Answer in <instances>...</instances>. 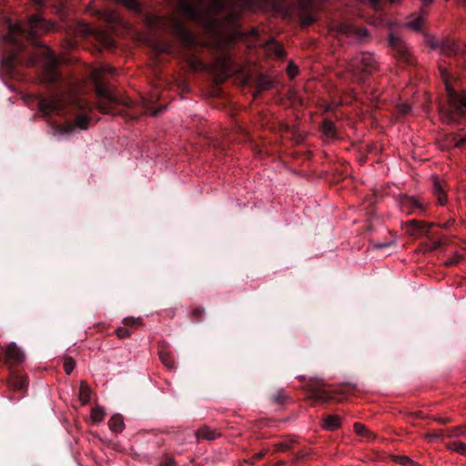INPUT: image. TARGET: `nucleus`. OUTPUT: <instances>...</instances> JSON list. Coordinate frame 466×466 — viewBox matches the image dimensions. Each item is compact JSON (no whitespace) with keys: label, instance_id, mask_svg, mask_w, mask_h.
Here are the masks:
<instances>
[{"label":"nucleus","instance_id":"1","mask_svg":"<svg viewBox=\"0 0 466 466\" xmlns=\"http://www.w3.org/2000/svg\"><path fill=\"white\" fill-rule=\"evenodd\" d=\"M51 29V25L48 24L41 15H35L30 17L26 26L21 23L10 24L8 25V34L5 39L12 46V56L7 57L6 60L14 66L18 60V54L23 48L22 39H27L35 46H40L37 53L30 56L26 60V64L30 66L35 65L38 61L44 63L45 77L49 82L56 81L60 75L56 69L58 65L57 57L46 46H42L40 42L35 39V36L43 32H47Z\"/></svg>","mask_w":466,"mask_h":466},{"label":"nucleus","instance_id":"2","mask_svg":"<svg viewBox=\"0 0 466 466\" xmlns=\"http://www.w3.org/2000/svg\"><path fill=\"white\" fill-rule=\"evenodd\" d=\"M263 0H179L178 10L187 17L204 23H213L221 15L228 25L248 11L258 9Z\"/></svg>","mask_w":466,"mask_h":466},{"label":"nucleus","instance_id":"3","mask_svg":"<svg viewBox=\"0 0 466 466\" xmlns=\"http://www.w3.org/2000/svg\"><path fill=\"white\" fill-rule=\"evenodd\" d=\"M67 107L73 111H78L80 114L76 117L75 126L72 124H66L52 127V135L57 138H63L70 136L76 127L79 129H86L89 118L86 113L92 109V106L84 98L71 94H59L42 98L39 101V108L45 115L60 113Z\"/></svg>","mask_w":466,"mask_h":466},{"label":"nucleus","instance_id":"4","mask_svg":"<svg viewBox=\"0 0 466 466\" xmlns=\"http://www.w3.org/2000/svg\"><path fill=\"white\" fill-rule=\"evenodd\" d=\"M440 74L445 84L448 94V105L440 107V116L447 124L458 121V118L466 115V92H459L455 83L451 79L450 73L442 66H440Z\"/></svg>","mask_w":466,"mask_h":466},{"label":"nucleus","instance_id":"5","mask_svg":"<svg viewBox=\"0 0 466 466\" xmlns=\"http://www.w3.org/2000/svg\"><path fill=\"white\" fill-rule=\"evenodd\" d=\"M150 24L157 28L172 32L186 46L195 44L193 35L187 30L183 21L175 15L153 17Z\"/></svg>","mask_w":466,"mask_h":466},{"label":"nucleus","instance_id":"6","mask_svg":"<svg viewBox=\"0 0 466 466\" xmlns=\"http://www.w3.org/2000/svg\"><path fill=\"white\" fill-rule=\"evenodd\" d=\"M114 68L110 66H103L92 70L91 76L95 83L96 93L100 99L98 106L101 111H106L105 103L115 100L113 95L109 92L106 86L100 82V78L104 74L113 73Z\"/></svg>","mask_w":466,"mask_h":466},{"label":"nucleus","instance_id":"7","mask_svg":"<svg viewBox=\"0 0 466 466\" xmlns=\"http://www.w3.org/2000/svg\"><path fill=\"white\" fill-rule=\"evenodd\" d=\"M377 67L375 56L371 53H362L350 60L348 66V71L357 79L358 72H371Z\"/></svg>","mask_w":466,"mask_h":466},{"label":"nucleus","instance_id":"8","mask_svg":"<svg viewBox=\"0 0 466 466\" xmlns=\"http://www.w3.org/2000/svg\"><path fill=\"white\" fill-rule=\"evenodd\" d=\"M330 34L336 37L345 35L347 37H356L358 39L368 35L366 29H358L350 24H338L334 25L330 30Z\"/></svg>","mask_w":466,"mask_h":466},{"label":"nucleus","instance_id":"9","mask_svg":"<svg viewBox=\"0 0 466 466\" xmlns=\"http://www.w3.org/2000/svg\"><path fill=\"white\" fill-rule=\"evenodd\" d=\"M390 45L396 50L400 60L409 62L410 53L406 45L401 41L400 38L394 35L389 36Z\"/></svg>","mask_w":466,"mask_h":466},{"label":"nucleus","instance_id":"10","mask_svg":"<svg viewBox=\"0 0 466 466\" xmlns=\"http://www.w3.org/2000/svg\"><path fill=\"white\" fill-rule=\"evenodd\" d=\"M5 359L9 364H18L24 361L25 354L15 342H11L5 350Z\"/></svg>","mask_w":466,"mask_h":466},{"label":"nucleus","instance_id":"11","mask_svg":"<svg viewBox=\"0 0 466 466\" xmlns=\"http://www.w3.org/2000/svg\"><path fill=\"white\" fill-rule=\"evenodd\" d=\"M96 14L99 15L102 19H104L108 24H118L120 22L119 15L114 10L103 9V10H96Z\"/></svg>","mask_w":466,"mask_h":466},{"label":"nucleus","instance_id":"12","mask_svg":"<svg viewBox=\"0 0 466 466\" xmlns=\"http://www.w3.org/2000/svg\"><path fill=\"white\" fill-rule=\"evenodd\" d=\"M433 193L436 196L440 205H444L446 203L447 198L443 190L442 185L436 177H433Z\"/></svg>","mask_w":466,"mask_h":466},{"label":"nucleus","instance_id":"13","mask_svg":"<svg viewBox=\"0 0 466 466\" xmlns=\"http://www.w3.org/2000/svg\"><path fill=\"white\" fill-rule=\"evenodd\" d=\"M9 387L14 390H22L26 386V379L21 375H12L8 381Z\"/></svg>","mask_w":466,"mask_h":466},{"label":"nucleus","instance_id":"14","mask_svg":"<svg viewBox=\"0 0 466 466\" xmlns=\"http://www.w3.org/2000/svg\"><path fill=\"white\" fill-rule=\"evenodd\" d=\"M302 8L301 13L299 14L300 19L304 25H310L314 21V17L312 15H307L304 11L309 6L312 0H298Z\"/></svg>","mask_w":466,"mask_h":466},{"label":"nucleus","instance_id":"15","mask_svg":"<svg viewBox=\"0 0 466 466\" xmlns=\"http://www.w3.org/2000/svg\"><path fill=\"white\" fill-rule=\"evenodd\" d=\"M447 143L450 146H453L456 147H462L466 146V136L459 133V134H450L447 137Z\"/></svg>","mask_w":466,"mask_h":466},{"label":"nucleus","instance_id":"16","mask_svg":"<svg viewBox=\"0 0 466 466\" xmlns=\"http://www.w3.org/2000/svg\"><path fill=\"white\" fill-rule=\"evenodd\" d=\"M323 428L328 431H334L340 426V419L336 415H328L323 419Z\"/></svg>","mask_w":466,"mask_h":466},{"label":"nucleus","instance_id":"17","mask_svg":"<svg viewBox=\"0 0 466 466\" xmlns=\"http://www.w3.org/2000/svg\"><path fill=\"white\" fill-rule=\"evenodd\" d=\"M109 428L115 432H120L124 429V420L121 415H113L108 421Z\"/></svg>","mask_w":466,"mask_h":466},{"label":"nucleus","instance_id":"18","mask_svg":"<svg viewBox=\"0 0 466 466\" xmlns=\"http://www.w3.org/2000/svg\"><path fill=\"white\" fill-rule=\"evenodd\" d=\"M197 437L211 441L217 438V433L208 427H202L198 431Z\"/></svg>","mask_w":466,"mask_h":466},{"label":"nucleus","instance_id":"19","mask_svg":"<svg viewBox=\"0 0 466 466\" xmlns=\"http://www.w3.org/2000/svg\"><path fill=\"white\" fill-rule=\"evenodd\" d=\"M322 133L327 138H335V127L331 121L326 120L322 125Z\"/></svg>","mask_w":466,"mask_h":466},{"label":"nucleus","instance_id":"20","mask_svg":"<svg viewBox=\"0 0 466 466\" xmlns=\"http://www.w3.org/2000/svg\"><path fill=\"white\" fill-rule=\"evenodd\" d=\"M105 410L101 407H95L91 410L90 418L93 422L100 423L105 419Z\"/></svg>","mask_w":466,"mask_h":466},{"label":"nucleus","instance_id":"21","mask_svg":"<svg viewBox=\"0 0 466 466\" xmlns=\"http://www.w3.org/2000/svg\"><path fill=\"white\" fill-rule=\"evenodd\" d=\"M449 450L455 451L461 455L466 456V443L459 441H452L448 446Z\"/></svg>","mask_w":466,"mask_h":466},{"label":"nucleus","instance_id":"22","mask_svg":"<svg viewBox=\"0 0 466 466\" xmlns=\"http://www.w3.org/2000/svg\"><path fill=\"white\" fill-rule=\"evenodd\" d=\"M271 86V80L266 76H260L257 82V93L267 90Z\"/></svg>","mask_w":466,"mask_h":466},{"label":"nucleus","instance_id":"23","mask_svg":"<svg viewBox=\"0 0 466 466\" xmlns=\"http://www.w3.org/2000/svg\"><path fill=\"white\" fill-rule=\"evenodd\" d=\"M188 64H189L190 67L194 70L201 71V70H206L208 68V66L205 63H203L202 61H200L198 58H197L195 56H191L188 58Z\"/></svg>","mask_w":466,"mask_h":466},{"label":"nucleus","instance_id":"24","mask_svg":"<svg viewBox=\"0 0 466 466\" xmlns=\"http://www.w3.org/2000/svg\"><path fill=\"white\" fill-rule=\"evenodd\" d=\"M267 48L268 50H272L274 52V54L278 56V57H282L284 56V49H283V46L277 43V42H271V43H268L267 45Z\"/></svg>","mask_w":466,"mask_h":466},{"label":"nucleus","instance_id":"25","mask_svg":"<svg viewBox=\"0 0 466 466\" xmlns=\"http://www.w3.org/2000/svg\"><path fill=\"white\" fill-rule=\"evenodd\" d=\"M79 397H80L81 401L84 404L89 400L90 390L86 385L81 384L80 390H79Z\"/></svg>","mask_w":466,"mask_h":466},{"label":"nucleus","instance_id":"26","mask_svg":"<svg viewBox=\"0 0 466 466\" xmlns=\"http://www.w3.org/2000/svg\"><path fill=\"white\" fill-rule=\"evenodd\" d=\"M422 23H423L422 17L418 16V17L414 18L413 20L408 22L406 24V26L414 31H419L421 28Z\"/></svg>","mask_w":466,"mask_h":466},{"label":"nucleus","instance_id":"27","mask_svg":"<svg viewBox=\"0 0 466 466\" xmlns=\"http://www.w3.org/2000/svg\"><path fill=\"white\" fill-rule=\"evenodd\" d=\"M429 44L433 49L440 48L443 54L449 55L451 52V47L446 44L439 45L433 40H429Z\"/></svg>","mask_w":466,"mask_h":466},{"label":"nucleus","instance_id":"28","mask_svg":"<svg viewBox=\"0 0 466 466\" xmlns=\"http://www.w3.org/2000/svg\"><path fill=\"white\" fill-rule=\"evenodd\" d=\"M394 461L403 466H417V463L408 456H394Z\"/></svg>","mask_w":466,"mask_h":466},{"label":"nucleus","instance_id":"29","mask_svg":"<svg viewBox=\"0 0 466 466\" xmlns=\"http://www.w3.org/2000/svg\"><path fill=\"white\" fill-rule=\"evenodd\" d=\"M449 436L450 437L466 436V425L455 427V428L451 429Z\"/></svg>","mask_w":466,"mask_h":466},{"label":"nucleus","instance_id":"30","mask_svg":"<svg viewBox=\"0 0 466 466\" xmlns=\"http://www.w3.org/2000/svg\"><path fill=\"white\" fill-rule=\"evenodd\" d=\"M76 363L72 358H66L64 360V369L66 374H70L75 369Z\"/></svg>","mask_w":466,"mask_h":466},{"label":"nucleus","instance_id":"31","mask_svg":"<svg viewBox=\"0 0 466 466\" xmlns=\"http://www.w3.org/2000/svg\"><path fill=\"white\" fill-rule=\"evenodd\" d=\"M354 431L359 435L369 436L370 434L369 430L364 425L360 423L354 424Z\"/></svg>","mask_w":466,"mask_h":466},{"label":"nucleus","instance_id":"32","mask_svg":"<svg viewBox=\"0 0 466 466\" xmlns=\"http://www.w3.org/2000/svg\"><path fill=\"white\" fill-rule=\"evenodd\" d=\"M160 359L162 362L168 368H173V362L170 360V356L167 353L160 352Z\"/></svg>","mask_w":466,"mask_h":466},{"label":"nucleus","instance_id":"33","mask_svg":"<svg viewBox=\"0 0 466 466\" xmlns=\"http://www.w3.org/2000/svg\"><path fill=\"white\" fill-rule=\"evenodd\" d=\"M397 109L400 114L406 115L410 111V106L407 103H400L397 106Z\"/></svg>","mask_w":466,"mask_h":466},{"label":"nucleus","instance_id":"34","mask_svg":"<svg viewBox=\"0 0 466 466\" xmlns=\"http://www.w3.org/2000/svg\"><path fill=\"white\" fill-rule=\"evenodd\" d=\"M116 334L120 339H125L130 336V332L126 328H118L116 329Z\"/></svg>","mask_w":466,"mask_h":466},{"label":"nucleus","instance_id":"35","mask_svg":"<svg viewBox=\"0 0 466 466\" xmlns=\"http://www.w3.org/2000/svg\"><path fill=\"white\" fill-rule=\"evenodd\" d=\"M123 322L126 324V325H137V324H139L141 322V319L139 318L137 319H135V318H132V317H129V318H125Z\"/></svg>","mask_w":466,"mask_h":466},{"label":"nucleus","instance_id":"36","mask_svg":"<svg viewBox=\"0 0 466 466\" xmlns=\"http://www.w3.org/2000/svg\"><path fill=\"white\" fill-rule=\"evenodd\" d=\"M288 74L290 77H294L298 74V67L295 65L289 64L288 67Z\"/></svg>","mask_w":466,"mask_h":466},{"label":"nucleus","instance_id":"37","mask_svg":"<svg viewBox=\"0 0 466 466\" xmlns=\"http://www.w3.org/2000/svg\"><path fill=\"white\" fill-rule=\"evenodd\" d=\"M461 260V257L459 255H455L453 258L448 259L445 263L446 265H455L457 263H459V261Z\"/></svg>","mask_w":466,"mask_h":466},{"label":"nucleus","instance_id":"38","mask_svg":"<svg viewBox=\"0 0 466 466\" xmlns=\"http://www.w3.org/2000/svg\"><path fill=\"white\" fill-rule=\"evenodd\" d=\"M409 223L410 224V226L414 227L415 229H420V230L422 228V226L424 225V223L419 222L417 220H411Z\"/></svg>","mask_w":466,"mask_h":466},{"label":"nucleus","instance_id":"39","mask_svg":"<svg viewBox=\"0 0 466 466\" xmlns=\"http://www.w3.org/2000/svg\"><path fill=\"white\" fill-rule=\"evenodd\" d=\"M427 438H439V437H443V433L442 431H437V432H434V433H429L426 435Z\"/></svg>","mask_w":466,"mask_h":466},{"label":"nucleus","instance_id":"40","mask_svg":"<svg viewBox=\"0 0 466 466\" xmlns=\"http://www.w3.org/2000/svg\"><path fill=\"white\" fill-rule=\"evenodd\" d=\"M168 50H169V46L167 45L160 46L158 49L159 52H168Z\"/></svg>","mask_w":466,"mask_h":466},{"label":"nucleus","instance_id":"41","mask_svg":"<svg viewBox=\"0 0 466 466\" xmlns=\"http://www.w3.org/2000/svg\"><path fill=\"white\" fill-rule=\"evenodd\" d=\"M436 420H438L441 423H447V422L450 421V419H448V418H438V419H436Z\"/></svg>","mask_w":466,"mask_h":466},{"label":"nucleus","instance_id":"42","mask_svg":"<svg viewBox=\"0 0 466 466\" xmlns=\"http://www.w3.org/2000/svg\"><path fill=\"white\" fill-rule=\"evenodd\" d=\"M387 246H389V243H381V244L375 245V248H385Z\"/></svg>","mask_w":466,"mask_h":466},{"label":"nucleus","instance_id":"43","mask_svg":"<svg viewBox=\"0 0 466 466\" xmlns=\"http://www.w3.org/2000/svg\"><path fill=\"white\" fill-rule=\"evenodd\" d=\"M45 1L46 0H34V2L38 5H42L45 3Z\"/></svg>","mask_w":466,"mask_h":466},{"label":"nucleus","instance_id":"44","mask_svg":"<svg viewBox=\"0 0 466 466\" xmlns=\"http://www.w3.org/2000/svg\"><path fill=\"white\" fill-rule=\"evenodd\" d=\"M223 70H226V64H222Z\"/></svg>","mask_w":466,"mask_h":466}]
</instances>
